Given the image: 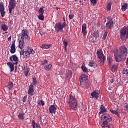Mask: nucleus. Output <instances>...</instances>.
I'll list each match as a JSON object with an SVG mask.
<instances>
[{
	"instance_id": "f257e3e1",
	"label": "nucleus",
	"mask_w": 128,
	"mask_h": 128,
	"mask_svg": "<svg viewBox=\"0 0 128 128\" xmlns=\"http://www.w3.org/2000/svg\"><path fill=\"white\" fill-rule=\"evenodd\" d=\"M70 99L68 102V105L70 110H76V106L78 104V101L76 99V96L72 95V94H70L69 95Z\"/></svg>"
},
{
	"instance_id": "f03ea898",
	"label": "nucleus",
	"mask_w": 128,
	"mask_h": 128,
	"mask_svg": "<svg viewBox=\"0 0 128 128\" xmlns=\"http://www.w3.org/2000/svg\"><path fill=\"white\" fill-rule=\"evenodd\" d=\"M114 57L116 62H122L124 60H126V57L123 55L120 54L118 50L114 51Z\"/></svg>"
},
{
	"instance_id": "7ed1b4c3",
	"label": "nucleus",
	"mask_w": 128,
	"mask_h": 128,
	"mask_svg": "<svg viewBox=\"0 0 128 128\" xmlns=\"http://www.w3.org/2000/svg\"><path fill=\"white\" fill-rule=\"evenodd\" d=\"M16 0H10L9 2V5L8 6V10H9V14L12 16L14 14V12L12 10H14L15 6H16Z\"/></svg>"
},
{
	"instance_id": "20e7f679",
	"label": "nucleus",
	"mask_w": 128,
	"mask_h": 128,
	"mask_svg": "<svg viewBox=\"0 0 128 128\" xmlns=\"http://www.w3.org/2000/svg\"><path fill=\"white\" fill-rule=\"evenodd\" d=\"M96 54L98 58H99L100 60H102V64H104V62H106V56L104 55L102 50H100L97 51Z\"/></svg>"
},
{
	"instance_id": "39448f33",
	"label": "nucleus",
	"mask_w": 128,
	"mask_h": 128,
	"mask_svg": "<svg viewBox=\"0 0 128 128\" xmlns=\"http://www.w3.org/2000/svg\"><path fill=\"white\" fill-rule=\"evenodd\" d=\"M108 22L106 24L105 28H108L112 29L114 27V21L112 20V18L110 16H108L107 18Z\"/></svg>"
},
{
	"instance_id": "423d86ee",
	"label": "nucleus",
	"mask_w": 128,
	"mask_h": 128,
	"mask_svg": "<svg viewBox=\"0 0 128 128\" xmlns=\"http://www.w3.org/2000/svg\"><path fill=\"white\" fill-rule=\"evenodd\" d=\"M119 54L122 56H128V48L126 46H121L119 49Z\"/></svg>"
},
{
	"instance_id": "0eeeda50",
	"label": "nucleus",
	"mask_w": 128,
	"mask_h": 128,
	"mask_svg": "<svg viewBox=\"0 0 128 128\" xmlns=\"http://www.w3.org/2000/svg\"><path fill=\"white\" fill-rule=\"evenodd\" d=\"M55 30L56 32H63L64 28L62 26V22H59L56 23L54 26Z\"/></svg>"
},
{
	"instance_id": "6e6552de",
	"label": "nucleus",
	"mask_w": 128,
	"mask_h": 128,
	"mask_svg": "<svg viewBox=\"0 0 128 128\" xmlns=\"http://www.w3.org/2000/svg\"><path fill=\"white\" fill-rule=\"evenodd\" d=\"M20 56H23V58H30V52L28 50H25L24 49L21 50L20 52Z\"/></svg>"
},
{
	"instance_id": "1a4fd4ad",
	"label": "nucleus",
	"mask_w": 128,
	"mask_h": 128,
	"mask_svg": "<svg viewBox=\"0 0 128 128\" xmlns=\"http://www.w3.org/2000/svg\"><path fill=\"white\" fill-rule=\"evenodd\" d=\"M100 94V93L98 90H94L91 93L90 96L92 98H96V100H98Z\"/></svg>"
},
{
	"instance_id": "9d476101",
	"label": "nucleus",
	"mask_w": 128,
	"mask_h": 128,
	"mask_svg": "<svg viewBox=\"0 0 128 128\" xmlns=\"http://www.w3.org/2000/svg\"><path fill=\"white\" fill-rule=\"evenodd\" d=\"M82 30L84 38H86V34H88V30H86V24L84 23L82 25Z\"/></svg>"
},
{
	"instance_id": "9b49d317",
	"label": "nucleus",
	"mask_w": 128,
	"mask_h": 128,
	"mask_svg": "<svg viewBox=\"0 0 128 128\" xmlns=\"http://www.w3.org/2000/svg\"><path fill=\"white\" fill-rule=\"evenodd\" d=\"M0 12L1 14V16L2 18L4 17V16H6V11H4V6L2 2L0 3Z\"/></svg>"
},
{
	"instance_id": "f8f14e48",
	"label": "nucleus",
	"mask_w": 128,
	"mask_h": 128,
	"mask_svg": "<svg viewBox=\"0 0 128 128\" xmlns=\"http://www.w3.org/2000/svg\"><path fill=\"white\" fill-rule=\"evenodd\" d=\"M48 110L50 114H56V106L54 104L51 105L49 107Z\"/></svg>"
},
{
	"instance_id": "ddd939ff",
	"label": "nucleus",
	"mask_w": 128,
	"mask_h": 128,
	"mask_svg": "<svg viewBox=\"0 0 128 128\" xmlns=\"http://www.w3.org/2000/svg\"><path fill=\"white\" fill-rule=\"evenodd\" d=\"M34 85L32 84H30L29 86V88L28 90V94H30L31 96H32L34 94Z\"/></svg>"
},
{
	"instance_id": "4468645a",
	"label": "nucleus",
	"mask_w": 128,
	"mask_h": 128,
	"mask_svg": "<svg viewBox=\"0 0 128 128\" xmlns=\"http://www.w3.org/2000/svg\"><path fill=\"white\" fill-rule=\"evenodd\" d=\"M28 30L26 29L22 30L21 32L22 34L20 35V40H24V38H26L28 36Z\"/></svg>"
},
{
	"instance_id": "2eb2a0df",
	"label": "nucleus",
	"mask_w": 128,
	"mask_h": 128,
	"mask_svg": "<svg viewBox=\"0 0 128 128\" xmlns=\"http://www.w3.org/2000/svg\"><path fill=\"white\" fill-rule=\"evenodd\" d=\"M80 86L82 88H88L90 86V83L88 81H85L84 82H80Z\"/></svg>"
},
{
	"instance_id": "dca6fc26",
	"label": "nucleus",
	"mask_w": 128,
	"mask_h": 128,
	"mask_svg": "<svg viewBox=\"0 0 128 128\" xmlns=\"http://www.w3.org/2000/svg\"><path fill=\"white\" fill-rule=\"evenodd\" d=\"M10 48V52H11V54H14V52H16V40L12 41Z\"/></svg>"
},
{
	"instance_id": "f3484780",
	"label": "nucleus",
	"mask_w": 128,
	"mask_h": 128,
	"mask_svg": "<svg viewBox=\"0 0 128 128\" xmlns=\"http://www.w3.org/2000/svg\"><path fill=\"white\" fill-rule=\"evenodd\" d=\"M88 81V76L86 74H82L80 78V82Z\"/></svg>"
},
{
	"instance_id": "a211bd4d",
	"label": "nucleus",
	"mask_w": 128,
	"mask_h": 128,
	"mask_svg": "<svg viewBox=\"0 0 128 128\" xmlns=\"http://www.w3.org/2000/svg\"><path fill=\"white\" fill-rule=\"evenodd\" d=\"M7 66H9L10 68V72H14V64L12 63V62H7Z\"/></svg>"
},
{
	"instance_id": "6ab92c4d",
	"label": "nucleus",
	"mask_w": 128,
	"mask_h": 128,
	"mask_svg": "<svg viewBox=\"0 0 128 128\" xmlns=\"http://www.w3.org/2000/svg\"><path fill=\"white\" fill-rule=\"evenodd\" d=\"M66 78H67L68 80H70V78H72V71L70 70H67L66 71Z\"/></svg>"
},
{
	"instance_id": "aec40b11",
	"label": "nucleus",
	"mask_w": 128,
	"mask_h": 128,
	"mask_svg": "<svg viewBox=\"0 0 128 128\" xmlns=\"http://www.w3.org/2000/svg\"><path fill=\"white\" fill-rule=\"evenodd\" d=\"M24 39H20L19 40V46L18 48H20L21 50H23L24 46Z\"/></svg>"
},
{
	"instance_id": "412c9836",
	"label": "nucleus",
	"mask_w": 128,
	"mask_h": 128,
	"mask_svg": "<svg viewBox=\"0 0 128 128\" xmlns=\"http://www.w3.org/2000/svg\"><path fill=\"white\" fill-rule=\"evenodd\" d=\"M52 46V44H43L40 46L41 48H44V50H48Z\"/></svg>"
},
{
	"instance_id": "4be33fe9",
	"label": "nucleus",
	"mask_w": 128,
	"mask_h": 128,
	"mask_svg": "<svg viewBox=\"0 0 128 128\" xmlns=\"http://www.w3.org/2000/svg\"><path fill=\"white\" fill-rule=\"evenodd\" d=\"M52 64H49L48 65H46L44 66V69L45 70H52Z\"/></svg>"
},
{
	"instance_id": "5701e85b",
	"label": "nucleus",
	"mask_w": 128,
	"mask_h": 128,
	"mask_svg": "<svg viewBox=\"0 0 128 128\" xmlns=\"http://www.w3.org/2000/svg\"><path fill=\"white\" fill-rule=\"evenodd\" d=\"M6 88L9 90H10L14 88V83L12 82H10L6 86Z\"/></svg>"
},
{
	"instance_id": "b1692460",
	"label": "nucleus",
	"mask_w": 128,
	"mask_h": 128,
	"mask_svg": "<svg viewBox=\"0 0 128 128\" xmlns=\"http://www.w3.org/2000/svg\"><path fill=\"white\" fill-rule=\"evenodd\" d=\"M81 68L83 72H88V68L86 66V65L84 64H82L81 66Z\"/></svg>"
},
{
	"instance_id": "393cba45",
	"label": "nucleus",
	"mask_w": 128,
	"mask_h": 128,
	"mask_svg": "<svg viewBox=\"0 0 128 128\" xmlns=\"http://www.w3.org/2000/svg\"><path fill=\"white\" fill-rule=\"evenodd\" d=\"M111 70L112 72H116L118 70V66L116 64L113 65L111 68Z\"/></svg>"
},
{
	"instance_id": "a878e982",
	"label": "nucleus",
	"mask_w": 128,
	"mask_h": 128,
	"mask_svg": "<svg viewBox=\"0 0 128 128\" xmlns=\"http://www.w3.org/2000/svg\"><path fill=\"white\" fill-rule=\"evenodd\" d=\"M37 104H38V106H44V101L42 100H38L37 101Z\"/></svg>"
},
{
	"instance_id": "bb28decb",
	"label": "nucleus",
	"mask_w": 128,
	"mask_h": 128,
	"mask_svg": "<svg viewBox=\"0 0 128 128\" xmlns=\"http://www.w3.org/2000/svg\"><path fill=\"white\" fill-rule=\"evenodd\" d=\"M104 120H106V121L108 122V120L109 122H112V116H110L108 115L106 116H104Z\"/></svg>"
},
{
	"instance_id": "cd10ccee",
	"label": "nucleus",
	"mask_w": 128,
	"mask_h": 128,
	"mask_svg": "<svg viewBox=\"0 0 128 128\" xmlns=\"http://www.w3.org/2000/svg\"><path fill=\"white\" fill-rule=\"evenodd\" d=\"M1 28L2 30H4V32H6L8 28V27L6 24H2Z\"/></svg>"
},
{
	"instance_id": "c85d7f7f",
	"label": "nucleus",
	"mask_w": 128,
	"mask_h": 128,
	"mask_svg": "<svg viewBox=\"0 0 128 128\" xmlns=\"http://www.w3.org/2000/svg\"><path fill=\"white\" fill-rule=\"evenodd\" d=\"M112 2H108L107 4V6H106V10H108V12H110V10L111 8H112Z\"/></svg>"
},
{
	"instance_id": "c756f323",
	"label": "nucleus",
	"mask_w": 128,
	"mask_h": 128,
	"mask_svg": "<svg viewBox=\"0 0 128 128\" xmlns=\"http://www.w3.org/2000/svg\"><path fill=\"white\" fill-rule=\"evenodd\" d=\"M44 6H42V8H40L38 12L40 14H44Z\"/></svg>"
},
{
	"instance_id": "7c9ffc66",
	"label": "nucleus",
	"mask_w": 128,
	"mask_h": 128,
	"mask_svg": "<svg viewBox=\"0 0 128 128\" xmlns=\"http://www.w3.org/2000/svg\"><path fill=\"white\" fill-rule=\"evenodd\" d=\"M112 57H108V66H112Z\"/></svg>"
},
{
	"instance_id": "2f4dec72",
	"label": "nucleus",
	"mask_w": 128,
	"mask_h": 128,
	"mask_svg": "<svg viewBox=\"0 0 128 128\" xmlns=\"http://www.w3.org/2000/svg\"><path fill=\"white\" fill-rule=\"evenodd\" d=\"M127 8H128V4L125 3L122 6V12H126V10Z\"/></svg>"
},
{
	"instance_id": "473e14b6",
	"label": "nucleus",
	"mask_w": 128,
	"mask_h": 128,
	"mask_svg": "<svg viewBox=\"0 0 128 128\" xmlns=\"http://www.w3.org/2000/svg\"><path fill=\"white\" fill-rule=\"evenodd\" d=\"M32 82L33 86H36L38 84V80H36V78L33 77Z\"/></svg>"
},
{
	"instance_id": "72a5a7b5",
	"label": "nucleus",
	"mask_w": 128,
	"mask_h": 128,
	"mask_svg": "<svg viewBox=\"0 0 128 128\" xmlns=\"http://www.w3.org/2000/svg\"><path fill=\"white\" fill-rule=\"evenodd\" d=\"M18 118L22 120H24V114L22 113H20L18 115Z\"/></svg>"
},
{
	"instance_id": "f704fd0d",
	"label": "nucleus",
	"mask_w": 128,
	"mask_h": 128,
	"mask_svg": "<svg viewBox=\"0 0 128 128\" xmlns=\"http://www.w3.org/2000/svg\"><path fill=\"white\" fill-rule=\"evenodd\" d=\"M40 118L41 120H43V122H46V116L42 115L40 116Z\"/></svg>"
},
{
	"instance_id": "c9c22d12",
	"label": "nucleus",
	"mask_w": 128,
	"mask_h": 128,
	"mask_svg": "<svg viewBox=\"0 0 128 128\" xmlns=\"http://www.w3.org/2000/svg\"><path fill=\"white\" fill-rule=\"evenodd\" d=\"M12 58L14 62H18V58L16 54L12 55Z\"/></svg>"
},
{
	"instance_id": "e433bc0d",
	"label": "nucleus",
	"mask_w": 128,
	"mask_h": 128,
	"mask_svg": "<svg viewBox=\"0 0 128 128\" xmlns=\"http://www.w3.org/2000/svg\"><path fill=\"white\" fill-rule=\"evenodd\" d=\"M100 111L98 112V115L100 116L102 114H104V112H106L107 110L106 108H103L102 109H100Z\"/></svg>"
},
{
	"instance_id": "4c0bfd02",
	"label": "nucleus",
	"mask_w": 128,
	"mask_h": 128,
	"mask_svg": "<svg viewBox=\"0 0 128 128\" xmlns=\"http://www.w3.org/2000/svg\"><path fill=\"white\" fill-rule=\"evenodd\" d=\"M118 110L117 109L116 111H114V110H110V112L112 114H118Z\"/></svg>"
},
{
	"instance_id": "58836bf2",
	"label": "nucleus",
	"mask_w": 128,
	"mask_h": 128,
	"mask_svg": "<svg viewBox=\"0 0 128 128\" xmlns=\"http://www.w3.org/2000/svg\"><path fill=\"white\" fill-rule=\"evenodd\" d=\"M38 18L40 20H44V14H41L38 16Z\"/></svg>"
},
{
	"instance_id": "ea45409f",
	"label": "nucleus",
	"mask_w": 128,
	"mask_h": 128,
	"mask_svg": "<svg viewBox=\"0 0 128 128\" xmlns=\"http://www.w3.org/2000/svg\"><path fill=\"white\" fill-rule=\"evenodd\" d=\"M91 6H96V0H90Z\"/></svg>"
},
{
	"instance_id": "a19ab883",
	"label": "nucleus",
	"mask_w": 128,
	"mask_h": 128,
	"mask_svg": "<svg viewBox=\"0 0 128 128\" xmlns=\"http://www.w3.org/2000/svg\"><path fill=\"white\" fill-rule=\"evenodd\" d=\"M48 60H44L42 61V65L46 66V64H48Z\"/></svg>"
},
{
	"instance_id": "79ce46f5",
	"label": "nucleus",
	"mask_w": 128,
	"mask_h": 128,
	"mask_svg": "<svg viewBox=\"0 0 128 128\" xmlns=\"http://www.w3.org/2000/svg\"><path fill=\"white\" fill-rule=\"evenodd\" d=\"M30 72V70H28V68L26 69L24 71V74L26 76H28V73Z\"/></svg>"
},
{
	"instance_id": "37998d69",
	"label": "nucleus",
	"mask_w": 128,
	"mask_h": 128,
	"mask_svg": "<svg viewBox=\"0 0 128 128\" xmlns=\"http://www.w3.org/2000/svg\"><path fill=\"white\" fill-rule=\"evenodd\" d=\"M94 60H91L88 64L89 66H94Z\"/></svg>"
},
{
	"instance_id": "c03bdc74",
	"label": "nucleus",
	"mask_w": 128,
	"mask_h": 128,
	"mask_svg": "<svg viewBox=\"0 0 128 128\" xmlns=\"http://www.w3.org/2000/svg\"><path fill=\"white\" fill-rule=\"evenodd\" d=\"M96 39H94V38H92V37H90L89 39V42H90L92 43H94V42H96Z\"/></svg>"
},
{
	"instance_id": "a18cd8bd",
	"label": "nucleus",
	"mask_w": 128,
	"mask_h": 128,
	"mask_svg": "<svg viewBox=\"0 0 128 128\" xmlns=\"http://www.w3.org/2000/svg\"><path fill=\"white\" fill-rule=\"evenodd\" d=\"M108 36V32H105L102 37V40H104L106 38V36Z\"/></svg>"
},
{
	"instance_id": "49530a36",
	"label": "nucleus",
	"mask_w": 128,
	"mask_h": 128,
	"mask_svg": "<svg viewBox=\"0 0 128 128\" xmlns=\"http://www.w3.org/2000/svg\"><path fill=\"white\" fill-rule=\"evenodd\" d=\"M30 54H35V52L34 50V49H32V48H30Z\"/></svg>"
},
{
	"instance_id": "de8ad7c7",
	"label": "nucleus",
	"mask_w": 128,
	"mask_h": 128,
	"mask_svg": "<svg viewBox=\"0 0 128 128\" xmlns=\"http://www.w3.org/2000/svg\"><path fill=\"white\" fill-rule=\"evenodd\" d=\"M124 108H125V110L128 112V103H125L124 104Z\"/></svg>"
},
{
	"instance_id": "09e8293b",
	"label": "nucleus",
	"mask_w": 128,
	"mask_h": 128,
	"mask_svg": "<svg viewBox=\"0 0 128 128\" xmlns=\"http://www.w3.org/2000/svg\"><path fill=\"white\" fill-rule=\"evenodd\" d=\"M62 43H63L64 46H68V42H66V40H63Z\"/></svg>"
},
{
	"instance_id": "8fccbe9b",
	"label": "nucleus",
	"mask_w": 128,
	"mask_h": 128,
	"mask_svg": "<svg viewBox=\"0 0 128 128\" xmlns=\"http://www.w3.org/2000/svg\"><path fill=\"white\" fill-rule=\"evenodd\" d=\"M66 26L68 25L66 24V22H64L62 24V26L63 28H66Z\"/></svg>"
},
{
	"instance_id": "3c124183",
	"label": "nucleus",
	"mask_w": 128,
	"mask_h": 128,
	"mask_svg": "<svg viewBox=\"0 0 128 128\" xmlns=\"http://www.w3.org/2000/svg\"><path fill=\"white\" fill-rule=\"evenodd\" d=\"M32 128H36V122L34 120H32Z\"/></svg>"
},
{
	"instance_id": "603ef678",
	"label": "nucleus",
	"mask_w": 128,
	"mask_h": 128,
	"mask_svg": "<svg viewBox=\"0 0 128 128\" xmlns=\"http://www.w3.org/2000/svg\"><path fill=\"white\" fill-rule=\"evenodd\" d=\"M69 20H72V18H74V14H70L69 16Z\"/></svg>"
},
{
	"instance_id": "864d4df0",
	"label": "nucleus",
	"mask_w": 128,
	"mask_h": 128,
	"mask_svg": "<svg viewBox=\"0 0 128 128\" xmlns=\"http://www.w3.org/2000/svg\"><path fill=\"white\" fill-rule=\"evenodd\" d=\"M93 36L94 38H98V32H95L94 33Z\"/></svg>"
},
{
	"instance_id": "5fc2aeb1",
	"label": "nucleus",
	"mask_w": 128,
	"mask_h": 128,
	"mask_svg": "<svg viewBox=\"0 0 128 128\" xmlns=\"http://www.w3.org/2000/svg\"><path fill=\"white\" fill-rule=\"evenodd\" d=\"M27 98H28V96H24L22 98V102H26V100Z\"/></svg>"
},
{
	"instance_id": "6e6d98bb",
	"label": "nucleus",
	"mask_w": 128,
	"mask_h": 128,
	"mask_svg": "<svg viewBox=\"0 0 128 128\" xmlns=\"http://www.w3.org/2000/svg\"><path fill=\"white\" fill-rule=\"evenodd\" d=\"M108 124V121L106 120H105V119H104V121L103 122L102 124L106 126V124Z\"/></svg>"
},
{
	"instance_id": "4d7b16f0",
	"label": "nucleus",
	"mask_w": 128,
	"mask_h": 128,
	"mask_svg": "<svg viewBox=\"0 0 128 128\" xmlns=\"http://www.w3.org/2000/svg\"><path fill=\"white\" fill-rule=\"evenodd\" d=\"M72 22L73 24V26H74V24H76V22L74 20H72Z\"/></svg>"
},
{
	"instance_id": "13d9d810",
	"label": "nucleus",
	"mask_w": 128,
	"mask_h": 128,
	"mask_svg": "<svg viewBox=\"0 0 128 128\" xmlns=\"http://www.w3.org/2000/svg\"><path fill=\"white\" fill-rule=\"evenodd\" d=\"M100 110H102V108H106L104 106L103 104L100 105Z\"/></svg>"
},
{
	"instance_id": "bf43d9fd",
	"label": "nucleus",
	"mask_w": 128,
	"mask_h": 128,
	"mask_svg": "<svg viewBox=\"0 0 128 128\" xmlns=\"http://www.w3.org/2000/svg\"><path fill=\"white\" fill-rule=\"evenodd\" d=\"M35 126H36V128H38V126H40V124H38L36 122H35Z\"/></svg>"
},
{
	"instance_id": "052dcab7",
	"label": "nucleus",
	"mask_w": 128,
	"mask_h": 128,
	"mask_svg": "<svg viewBox=\"0 0 128 128\" xmlns=\"http://www.w3.org/2000/svg\"><path fill=\"white\" fill-rule=\"evenodd\" d=\"M27 40H30V38L28 36V35L25 38Z\"/></svg>"
},
{
	"instance_id": "680f3d73",
	"label": "nucleus",
	"mask_w": 128,
	"mask_h": 128,
	"mask_svg": "<svg viewBox=\"0 0 128 128\" xmlns=\"http://www.w3.org/2000/svg\"><path fill=\"white\" fill-rule=\"evenodd\" d=\"M8 42H10L12 40V36H10V37L8 38Z\"/></svg>"
},
{
	"instance_id": "e2e57ef3",
	"label": "nucleus",
	"mask_w": 128,
	"mask_h": 128,
	"mask_svg": "<svg viewBox=\"0 0 128 128\" xmlns=\"http://www.w3.org/2000/svg\"><path fill=\"white\" fill-rule=\"evenodd\" d=\"M10 62H14L12 59V56H10Z\"/></svg>"
},
{
	"instance_id": "0e129e2a",
	"label": "nucleus",
	"mask_w": 128,
	"mask_h": 128,
	"mask_svg": "<svg viewBox=\"0 0 128 128\" xmlns=\"http://www.w3.org/2000/svg\"><path fill=\"white\" fill-rule=\"evenodd\" d=\"M67 48H68V46H64V51H65V52H66V50H67Z\"/></svg>"
},
{
	"instance_id": "69168bd1",
	"label": "nucleus",
	"mask_w": 128,
	"mask_h": 128,
	"mask_svg": "<svg viewBox=\"0 0 128 128\" xmlns=\"http://www.w3.org/2000/svg\"><path fill=\"white\" fill-rule=\"evenodd\" d=\"M110 82H111V84H114V79H111L110 80Z\"/></svg>"
},
{
	"instance_id": "338daca9",
	"label": "nucleus",
	"mask_w": 128,
	"mask_h": 128,
	"mask_svg": "<svg viewBox=\"0 0 128 128\" xmlns=\"http://www.w3.org/2000/svg\"><path fill=\"white\" fill-rule=\"evenodd\" d=\"M106 128H110V125H108V124L106 125Z\"/></svg>"
},
{
	"instance_id": "774afa93",
	"label": "nucleus",
	"mask_w": 128,
	"mask_h": 128,
	"mask_svg": "<svg viewBox=\"0 0 128 128\" xmlns=\"http://www.w3.org/2000/svg\"><path fill=\"white\" fill-rule=\"evenodd\" d=\"M18 62H15L13 63L12 64H14H14H18Z\"/></svg>"
}]
</instances>
